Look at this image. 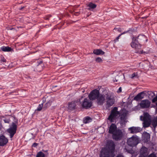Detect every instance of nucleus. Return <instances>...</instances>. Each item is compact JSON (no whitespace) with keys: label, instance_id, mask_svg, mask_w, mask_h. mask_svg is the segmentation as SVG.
<instances>
[{"label":"nucleus","instance_id":"obj_7","mask_svg":"<svg viewBox=\"0 0 157 157\" xmlns=\"http://www.w3.org/2000/svg\"><path fill=\"white\" fill-rule=\"evenodd\" d=\"M17 125L14 122H12L10 128L7 129V132L9 134L10 137L12 138L16 133Z\"/></svg>","mask_w":157,"mask_h":157},{"label":"nucleus","instance_id":"obj_1","mask_svg":"<svg viewBox=\"0 0 157 157\" xmlns=\"http://www.w3.org/2000/svg\"><path fill=\"white\" fill-rule=\"evenodd\" d=\"M115 145L112 140L108 141L106 147L102 148L99 154V157H114Z\"/></svg>","mask_w":157,"mask_h":157},{"label":"nucleus","instance_id":"obj_11","mask_svg":"<svg viewBox=\"0 0 157 157\" xmlns=\"http://www.w3.org/2000/svg\"><path fill=\"white\" fill-rule=\"evenodd\" d=\"M79 102L78 100L76 101H72L69 102L68 104V109L70 110H73L75 109L77 105H79Z\"/></svg>","mask_w":157,"mask_h":157},{"label":"nucleus","instance_id":"obj_20","mask_svg":"<svg viewBox=\"0 0 157 157\" xmlns=\"http://www.w3.org/2000/svg\"><path fill=\"white\" fill-rule=\"evenodd\" d=\"M93 53L96 55H103L105 54V52L101 49H97L93 51Z\"/></svg>","mask_w":157,"mask_h":157},{"label":"nucleus","instance_id":"obj_47","mask_svg":"<svg viewBox=\"0 0 157 157\" xmlns=\"http://www.w3.org/2000/svg\"><path fill=\"white\" fill-rule=\"evenodd\" d=\"M114 82H117V81H118V80H117V79H115V80H114Z\"/></svg>","mask_w":157,"mask_h":157},{"label":"nucleus","instance_id":"obj_44","mask_svg":"<svg viewBox=\"0 0 157 157\" xmlns=\"http://www.w3.org/2000/svg\"><path fill=\"white\" fill-rule=\"evenodd\" d=\"M121 87H119V90L120 91V92H121Z\"/></svg>","mask_w":157,"mask_h":157},{"label":"nucleus","instance_id":"obj_23","mask_svg":"<svg viewBox=\"0 0 157 157\" xmlns=\"http://www.w3.org/2000/svg\"><path fill=\"white\" fill-rule=\"evenodd\" d=\"M151 125L155 128L157 126V117H156L153 119L151 121Z\"/></svg>","mask_w":157,"mask_h":157},{"label":"nucleus","instance_id":"obj_43","mask_svg":"<svg viewBox=\"0 0 157 157\" xmlns=\"http://www.w3.org/2000/svg\"><path fill=\"white\" fill-rule=\"evenodd\" d=\"M138 52L139 54H142L143 53V51L142 50L140 51V52Z\"/></svg>","mask_w":157,"mask_h":157},{"label":"nucleus","instance_id":"obj_35","mask_svg":"<svg viewBox=\"0 0 157 157\" xmlns=\"http://www.w3.org/2000/svg\"><path fill=\"white\" fill-rule=\"evenodd\" d=\"M114 29L116 30L117 31L119 32H121L122 31L121 29L120 28H115Z\"/></svg>","mask_w":157,"mask_h":157},{"label":"nucleus","instance_id":"obj_39","mask_svg":"<svg viewBox=\"0 0 157 157\" xmlns=\"http://www.w3.org/2000/svg\"><path fill=\"white\" fill-rule=\"evenodd\" d=\"M38 144L37 143H34L33 144L32 146L33 147H36L37 146Z\"/></svg>","mask_w":157,"mask_h":157},{"label":"nucleus","instance_id":"obj_48","mask_svg":"<svg viewBox=\"0 0 157 157\" xmlns=\"http://www.w3.org/2000/svg\"><path fill=\"white\" fill-rule=\"evenodd\" d=\"M152 94H153V95H155V93H154V92H152Z\"/></svg>","mask_w":157,"mask_h":157},{"label":"nucleus","instance_id":"obj_17","mask_svg":"<svg viewBox=\"0 0 157 157\" xmlns=\"http://www.w3.org/2000/svg\"><path fill=\"white\" fill-rule=\"evenodd\" d=\"M140 120L142 121H147L151 120L150 115L147 113H145L143 114V116L140 117Z\"/></svg>","mask_w":157,"mask_h":157},{"label":"nucleus","instance_id":"obj_37","mask_svg":"<svg viewBox=\"0 0 157 157\" xmlns=\"http://www.w3.org/2000/svg\"><path fill=\"white\" fill-rule=\"evenodd\" d=\"M121 36V35L120 34L117 37H116V39L114 40V42H117L118 41V40L120 38V37Z\"/></svg>","mask_w":157,"mask_h":157},{"label":"nucleus","instance_id":"obj_46","mask_svg":"<svg viewBox=\"0 0 157 157\" xmlns=\"http://www.w3.org/2000/svg\"><path fill=\"white\" fill-rule=\"evenodd\" d=\"M138 157H145V156H144L142 155H140V156H139Z\"/></svg>","mask_w":157,"mask_h":157},{"label":"nucleus","instance_id":"obj_26","mask_svg":"<svg viewBox=\"0 0 157 157\" xmlns=\"http://www.w3.org/2000/svg\"><path fill=\"white\" fill-rule=\"evenodd\" d=\"M44 154L41 151L38 152L36 155V157H45Z\"/></svg>","mask_w":157,"mask_h":157},{"label":"nucleus","instance_id":"obj_30","mask_svg":"<svg viewBox=\"0 0 157 157\" xmlns=\"http://www.w3.org/2000/svg\"><path fill=\"white\" fill-rule=\"evenodd\" d=\"M96 61L97 63H101L102 62L103 60L101 58L98 57H97L95 60Z\"/></svg>","mask_w":157,"mask_h":157},{"label":"nucleus","instance_id":"obj_2","mask_svg":"<svg viewBox=\"0 0 157 157\" xmlns=\"http://www.w3.org/2000/svg\"><path fill=\"white\" fill-rule=\"evenodd\" d=\"M144 37L145 36L144 35H139L137 37L133 36L132 38V41L130 44L131 46L133 48L140 49L141 47V45L138 40Z\"/></svg>","mask_w":157,"mask_h":157},{"label":"nucleus","instance_id":"obj_36","mask_svg":"<svg viewBox=\"0 0 157 157\" xmlns=\"http://www.w3.org/2000/svg\"><path fill=\"white\" fill-rule=\"evenodd\" d=\"M156 101L157 102V95L154 97L152 100V102L155 103Z\"/></svg>","mask_w":157,"mask_h":157},{"label":"nucleus","instance_id":"obj_50","mask_svg":"<svg viewBox=\"0 0 157 157\" xmlns=\"http://www.w3.org/2000/svg\"><path fill=\"white\" fill-rule=\"evenodd\" d=\"M35 137V136H34V137H33V139H34Z\"/></svg>","mask_w":157,"mask_h":157},{"label":"nucleus","instance_id":"obj_45","mask_svg":"<svg viewBox=\"0 0 157 157\" xmlns=\"http://www.w3.org/2000/svg\"><path fill=\"white\" fill-rule=\"evenodd\" d=\"M24 8V7H21V8H20L19 9V10H22Z\"/></svg>","mask_w":157,"mask_h":157},{"label":"nucleus","instance_id":"obj_28","mask_svg":"<svg viewBox=\"0 0 157 157\" xmlns=\"http://www.w3.org/2000/svg\"><path fill=\"white\" fill-rule=\"evenodd\" d=\"M43 103L41 104H39L37 109L36 110L37 111H40L41 110L43 107Z\"/></svg>","mask_w":157,"mask_h":157},{"label":"nucleus","instance_id":"obj_15","mask_svg":"<svg viewBox=\"0 0 157 157\" xmlns=\"http://www.w3.org/2000/svg\"><path fill=\"white\" fill-rule=\"evenodd\" d=\"M145 92L143 91L139 93L134 98V99L136 101H139L144 98L145 96Z\"/></svg>","mask_w":157,"mask_h":157},{"label":"nucleus","instance_id":"obj_3","mask_svg":"<svg viewBox=\"0 0 157 157\" xmlns=\"http://www.w3.org/2000/svg\"><path fill=\"white\" fill-rule=\"evenodd\" d=\"M83 97H81L78 100L79 103V106H80L82 108L88 109L90 108L92 105L91 101L88 98H85L83 100H82Z\"/></svg>","mask_w":157,"mask_h":157},{"label":"nucleus","instance_id":"obj_42","mask_svg":"<svg viewBox=\"0 0 157 157\" xmlns=\"http://www.w3.org/2000/svg\"><path fill=\"white\" fill-rule=\"evenodd\" d=\"M117 157H124V156L121 155H119L117 156Z\"/></svg>","mask_w":157,"mask_h":157},{"label":"nucleus","instance_id":"obj_25","mask_svg":"<svg viewBox=\"0 0 157 157\" xmlns=\"http://www.w3.org/2000/svg\"><path fill=\"white\" fill-rule=\"evenodd\" d=\"M92 121V119L89 117H86L84 118L83 120V122L84 124L88 123Z\"/></svg>","mask_w":157,"mask_h":157},{"label":"nucleus","instance_id":"obj_27","mask_svg":"<svg viewBox=\"0 0 157 157\" xmlns=\"http://www.w3.org/2000/svg\"><path fill=\"white\" fill-rule=\"evenodd\" d=\"M150 137L149 134L145 135L144 136V140L145 142H147L150 140Z\"/></svg>","mask_w":157,"mask_h":157},{"label":"nucleus","instance_id":"obj_31","mask_svg":"<svg viewBox=\"0 0 157 157\" xmlns=\"http://www.w3.org/2000/svg\"><path fill=\"white\" fill-rule=\"evenodd\" d=\"M127 151L128 153L131 154H133L135 153V151L132 149L128 150Z\"/></svg>","mask_w":157,"mask_h":157},{"label":"nucleus","instance_id":"obj_12","mask_svg":"<svg viewBox=\"0 0 157 157\" xmlns=\"http://www.w3.org/2000/svg\"><path fill=\"white\" fill-rule=\"evenodd\" d=\"M120 117V123L121 124H123L126 120V117L127 116V113L123 110L120 111L119 115Z\"/></svg>","mask_w":157,"mask_h":157},{"label":"nucleus","instance_id":"obj_38","mask_svg":"<svg viewBox=\"0 0 157 157\" xmlns=\"http://www.w3.org/2000/svg\"><path fill=\"white\" fill-rule=\"evenodd\" d=\"M148 157H156V155L152 153L150 154L148 156Z\"/></svg>","mask_w":157,"mask_h":157},{"label":"nucleus","instance_id":"obj_41","mask_svg":"<svg viewBox=\"0 0 157 157\" xmlns=\"http://www.w3.org/2000/svg\"><path fill=\"white\" fill-rule=\"evenodd\" d=\"M128 33V31L127 30L126 31H125L124 32H123L122 33H121V34H120V35L121 36L122 35L124 34H125V33Z\"/></svg>","mask_w":157,"mask_h":157},{"label":"nucleus","instance_id":"obj_21","mask_svg":"<svg viewBox=\"0 0 157 157\" xmlns=\"http://www.w3.org/2000/svg\"><path fill=\"white\" fill-rule=\"evenodd\" d=\"M87 6L89 7L88 10H92L96 7L97 5L92 2L89 3L87 5Z\"/></svg>","mask_w":157,"mask_h":157},{"label":"nucleus","instance_id":"obj_34","mask_svg":"<svg viewBox=\"0 0 157 157\" xmlns=\"http://www.w3.org/2000/svg\"><path fill=\"white\" fill-rule=\"evenodd\" d=\"M3 121L5 123H9L10 122V120L9 119H3Z\"/></svg>","mask_w":157,"mask_h":157},{"label":"nucleus","instance_id":"obj_5","mask_svg":"<svg viewBox=\"0 0 157 157\" xmlns=\"http://www.w3.org/2000/svg\"><path fill=\"white\" fill-rule=\"evenodd\" d=\"M118 108L116 107H114L108 117V120L111 122H114L115 118L119 115L120 112L118 111Z\"/></svg>","mask_w":157,"mask_h":157},{"label":"nucleus","instance_id":"obj_19","mask_svg":"<svg viewBox=\"0 0 157 157\" xmlns=\"http://www.w3.org/2000/svg\"><path fill=\"white\" fill-rule=\"evenodd\" d=\"M117 125L113 123L111 124L109 127V133L113 134L114 133L117 129Z\"/></svg>","mask_w":157,"mask_h":157},{"label":"nucleus","instance_id":"obj_6","mask_svg":"<svg viewBox=\"0 0 157 157\" xmlns=\"http://www.w3.org/2000/svg\"><path fill=\"white\" fill-rule=\"evenodd\" d=\"M106 106L107 108H109L112 106L115 102L113 96L110 94H106Z\"/></svg>","mask_w":157,"mask_h":157},{"label":"nucleus","instance_id":"obj_29","mask_svg":"<svg viewBox=\"0 0 157 157\" xmlns=\"http://www.w3.org/2000/svg\"><path fill=\"white\" fill-rule=\"evenodd\" d=\"M0 61H1V63H4L6 62V60L4 56H0Z\"/></svg>","mask_w":157,"mask_h":157},{"label":"nucleus","instance_id":"obj_8","mask_svg":"<svg viewBox=\"0 0 157 157\" xmlns=\"http://www.w3.org/2000/svg\"><path fill=\"white\" fill-rule=\"evenodd\" d=\"M112 134L113 139L117 141L121 140L123 136L122 130L120 129L116 130Z\"/></svg>","mask_w":157,"mask_h":157},{"label":"nucleus","instance_id":"obj_10","mask_svg":"<svg viewBox=\"0 0 157 157\" xmlns=\"http://www.w3.org/2000/svg\"><path fill=\"white\" fill-rule=\"evenodd\" d=\"M151 102L148 99L142 100L140 103V106L141 109L149 108L151 105Z\"/></svg>","mask_w":157,"mask_h":157},{"label":"nucleus","instance_id":"obj_4","mask_svg":"<svg viewBox=\"0 0 157 157\" xmlns=\"http://www.w3.org/2000/svg\"><path fill=\"white\" fill-rule=\"evenodd\" d=\"M127 143L130 146L132 147L136 146L139 143L138 137L136 135L132 136L127 139Z\"/></svg>","mask_w":157,"mask_h":157},{"label":"nucleus","instance_id":"obj_18","mask_svg":"<svg viewBox=\"0 0 157 157\" xmlns=\"http://www.w3.org/2000/svg\"><path fill=\"white\" fill-rule=\"evenodd\" d=\"M147 150V148L143 147L140 149V155L145 157L147 156L148 154Z\"/></svg>","mask_w":157,"mask_h":157},{"label":"nucleus","instance_id":"obj_49","mask_svg":"<svg viewBox=\"0 0 157 157\" xmlns=\"http://www.w3.org/2000/svg\"><path fill=\"white\" fill-rule=\"evenodd\" d=\"M155 104L157 106V102Z\"/></svg>","mask_w":157,"mask_h":157},{"label":"nucleus","instance_id":"obj_14","mask_svg":"<svg viewBox=\"0 0 157 157\" xmlns=\"http://www.w3.org/2000/svg\"><path fill=\"white\" fill-rule=\"evenodd\" d=\"M128 130L131 133H136L141 131V130L140 127H132L128 128Z\"/></svg>","mask_w":157,"mask_h":157},{"label":"nucleus","instance_id":"obj_13","mask_svg":"<svg viewBox=\"0 0 157 157\" xmlns=\"http://www.w3.org/2000/svg\"><path fill=\"white\" fill-rule=\"evenodd\" d=\"M105 96L104 94H100L97 98V102L98 105H102L104 103Z\"/></svg>","mask_w":157,"mask_h":157},{"label":"nucleus","instance_id":"obj_9","mask_svg":"<svg viewBox=\"0 0 157 157\" xmlns=\"http://www.w3.org/2000/svg\"><path fill=\"white\" fill-rule=\"evenodd\" d=\"M100 94L99 90L95 89L90 93L89 95V97L90 100H94L97 98Z\"/></svg>","mask_w":157,"mask_h":157},{"label":"nucleus","instance_id":"obj_33","mask_svg":"<svg viewBox=\"0 0 157 157\" xmlns=\"http://www.w3.org/2000/svg\"><path fill=\"white\" fill-rule=\"evenodd\" d=\"M128 33H132L134 31V29L133 28H129L128 30H127Z\"/></svg>","mask_w":157,"mask_h":157},{"label":"nucleus","instance_id":"obj_24","mask_svg":"<svg viewBox=\"0 0 157 157\" xmlns=\"http://www.w3.org/2000/svg\"><path fill=\"white\" fill-rule=\"evenodd\" d=\"M151 120L143 121V127L145 128L149 127L151 124Z\"/></svg>","mask_w":157,"mask_h":157},{"label":"nucleus","instance_id":"obj_22","mask_svg":"<svg viewBox=\"0 0 157 157\" xmlns=\"http://www.w3.org/2000/svg\"><path fill=\"white\" fill-rule=\"evenodd\" d=\"M1 50L5 52H9L12 50L10 47L9 46H3L1 48Z\"/></svg>","mask_w":157,"mask_h":157},{"label":"nucleus","instance_id":"obj_16","mask_svg":"<svg viewBox=\"0 0 157 157\" xmlns=\"http://www.w3.org/2000/svg\"><path fill=\"white\" fill-rule=\"evenodd\" d=\"M8 139L5 136L2 135L0 137V146H4L8 142Z\"/></svg>","mask_w":157,"mask_h":157},{"label":"nucleus","instance_id":"obj_40","mask_svg":"<svg viewBox=\"0 0 157 157\" xmlns=\"http://www.w3.org/2000/svg\"><path fill=\"white\" fill-rule=\"evenodd\" d=\"M38 64L37 65V66H38L39 65H40V64H41L43 62L42 61L40 60L39 61H37V62Z\"/></svg>","mask_w":157,"mask_h":157},{"label":"nucleus","instance_id":"obj_32","mask_svg":"<svg viewBox=\"0 0 157 157\" xmlns=\"http://www.w3.org/2000/svg\"><path fill=\"white\" fill-rule=\"evenodd\" d=\"M137 75H138L137 74H136L135 73H134L132 75L131 78H134L135 77L137 78Z\"/></svg>","mask_w":157,"mask_h":157}]
</instances>
